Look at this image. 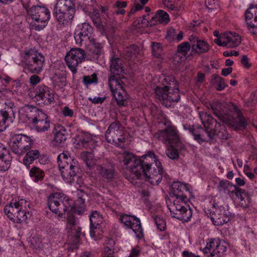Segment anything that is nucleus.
I'll list each match as a JSON object with an SVG mask.
<instances>
[{"instance_id":"f257e3e1","label":"nucleus","mask_w":257,"mask_h":257,"mask_svg":"<svg viewBox=\"0 0 257 257\" xmlns=\"http://www.w3.org/2000/svg\"><path fill=\"white\" fill-rule=\"evenodd\" d=\"M75 205L71 206L68 198L63 193H55L51 194L48 199V206L50 210L59 215L64 213L70 207L71 211L79 215L81 214L85 208V197L86 195L81 192L78 194Z\"/></svg>"},{"instance_id":"f03ea898","label":"nucleus","mask_w":257,"mask_h":257,"mask_svg":"<svg viewBox=\"0 0 257 257\" xmlns=\"http://www.w3.org/2000/svg\"><path fill=\"white\" fill-rule=\"evenodd\" d=\"M159 83L155 89L156 97L164 105L170 107L172 103L180 100L179 89L173 76L162 74L159 78Z\"/></svg>"},{"instance_id":"7ed1b4c3","label":"nucleus","mask_w":257,"mask_h":257,"mask_svg":"<svg viewBox=\"0 0 257 257\" xmlns=\"http://www.w3.org/2000/svg\"><path fill=\"white\" fill-rule=\"evenodd\" d=\"M142 161V169H139L135 176L139 179L145 178L151 184L158 185L162 179L163 169L161 162L152 152L143 156Z\"/></svg>"},{"instance_id":"20e7f679","label":"nucleus","mask_w":257,"mask_h":257,"mask_svg":"<svg viewBox=\"0 0 257 257\" xmlns=\"http://www.w3.org/2000/svg\"><path fill=\"white\" fill-rule=\"evenodd\" d=\"M110 71L113 76L109 78V86L113 97L119 106H125L128 105L129 95L123 88L119 80L114 77L124 73L122 60L119 58L112 59L110 64Z\"/></svg>"},{"instance_id":"39448f33","label":"nucleus","mask_w":257,"mask_h":257,"mask_svg":"<svg viewBox=\"0 0 257 257\" xmlns=\"http://www.w3.org/2000/svg\"><path fill=\"white\" fill-rule=\"evenodd\" d=\"M214 114L222 121L226 122L235 130L244 128L247 125V122L242 112L236 106L233 105V115L236 116L237 120L233 117L228 114L227 111L228 105L224 102H221L218 100L213 101L209 104Z\"/></svg>"},{"instance_id":"423d86ee","label":"nucleus","mask_w":257,"mask_h":257,"mask_svg":"<svg viewBox=\"0 0 257 257\" xmlns=\"http://www.w3.org/2000/svg\"><path fill=\"white\" fill-rule=\"evenodd\" d=\"M21 117L31 123L38 133L48 131L51 126V121L48 115L35 106L26 105L21 109Z\"/></svg>"},{"instance_id":"0eeeda50","label":"nucleus","mask_w":257,"mask_h":257,"mask_svg":"<svg viewBox=\"0 0 257 257\" xmlns=\"http://www.w3.org/2000/svg\"><path fill=\"white\" fill-rule=\"evenodd\" d=\"M93 29L88 23H83L78 25L75 31L74 37L77 45L80 46L86 45L87 53L91 60L96 58V43Z\"/></svg>"},{"instance_id":"6e6552de","label":"nucleus","mask_w":257,"mask_h":257,"mask_svg":"<svg viewBox=\"0 0 257 257\" xmlns=\"http://www.w3.org/2000/svg\"><path fill=\"white\" fill-rule=\"evenodd\" d=\"M57 162L61 175L65 182L72 183L79 177L81 170L78 162L67 152L59 154Z\"/></svg>"},{"instance_id":"1a4fd4ad","label":"nucleus","mask_w":257,"mask_h":257,"mask_svg":"<svg viewBox=\"0 0 257 257\" xmlns=\"http://www.w3.org/2000/svg\"><path fill=\"white\" fill-rule=\"evenodd\" d=\"M75 12V5L72 0H56L53 13L60 25H71Z\"/></svg>"},{"instance_id":"9d476101","label":"nucleus","mask_w":257,"mask_h":257,"mask_svg":"<svg viewBox=\"0 0 257 257\" xmlns=\"http://www.w3.org/2000/svg\"><path fill=\"white\" fill-rule=\"evenodd\" d=\"M22 61L25 64V69L34 74H39L45 63L44 56L35 48L26 49L21 53Z\"/></svg>"},{"instance_id":"9b49d317","label":"nucleus","mask_w":257,"mask_h":257,"mask_svg":"<svg viewBox=\"0 0 257 257\" xmlns=\"http://www.w3.org/2000/svg\"><path fill=\"white\" fill-rule=\"evenodd\" d=\"M29 16L32 19L30 26L33 30L41 31L47 25L50 19V12L45 7L33 6L30 8L26 7Z\"/></svg>"},{"instance_id":"f8f14e48","label":"nucleus","mask_w":257,"mask_h":257,"mask_svg":"<svg viewBox=\"0 0 257 257\" xmlns=\"http://www.w3.org/2000/svg\"><path fill=\"white\" fill-rule=\"evenodd\" d=\"M199 115L202 123L205 128V131L211 133L212 139L213 136L216 135L221 139H227L228 134L224 125L217 122L210 114L203 111L199 112Z\"/></svg>"},{"instance_id":"ddd939ff","label":"nucleus","mask_w":257,"mask_h":257,"mask_svg":"<svg viewBox=\"0 0 257 257\" xmlns=\"http://www.w3.org/2000/svg\"><path fill=\"white\" fill-rule=\"evenodd\" d=\"M159 124L163 129L156 133L155 138L166 145L177 144L180 142L178 132L174 126L171 125L170 121H160Z\"/></svg>"},{"instance_id":"4468645a","label":"nucleus","mask_w":257,"mask_h":257,"mask_svg":"<svg viewBox=\"0 0 257 257\" xmlns=\"http://www.w3.org/2000/svg\"><path fill=\"white\" fill-rule=\"evenodd\" d=\"M29 96L39 105H49L54 102V94L45 85H39L34 90H29Z\"/></svg>"},{"instance_id":"2eb2a0df","label":"nucleus","mask_w":257,"mask_h":257,"mask_svg":"<svg viewBox=\"0 0 257 257\" xmlns=\"http://www.w3.org/2000/svg\"><path fill=\"white\" fill-rule=\"evenodd\" d=\"M187 201L175 198L173 203L168 205L172 216L182 220L183 223L188 221L192 216L191 210L185 206Z\"/></svg>"},{"instance_id":"dca6fc26","label":"nucleus","mask_w":257,"mask_h":257,"mask_svg":"<svg viewBox=\"0 0 257 257\" xmlns=\"http://www.w3.org/2000/svg\"><path fill=\"white\" fill-rule=\"evenodd\" d=\"M105 138L108 143L122 147L125 139L121 123L117 121L111 123L106 132Z\"/></svg>"},{"instance_id":"f3484780","label":"nucleus","mask_w":257,"mask_h":257,"mask_svg":"<svg viewBox=\"0 0 257 257\" xmlns=\"http://www.w3.org/2000/svg\"><path fill=\"white\" fill-rule=\"evenodd\" d=\"M31 139L23 134L14 135L10 141L12 151L19 156L25 154L32 147Z\"/></svg>"},{"instance_id":"a211bd4d","label":"nucleus","mask_w":257,"mask_h":257,"mask_svg":"<svg viewBox=\"0 0 257 257\" xmlns=\"http://www.w3.org/2000/svg\"><path fill=\"white\" fill-rule=\"evenodd\" d=\"M85 51L79 48H72L66 54V63L73 75L77 73V68L85 60Z\"/></svg>"},{"instance_id":"6ab92c4d","label":"nucleus","mask_w":257,"mask_h":257,"mask_svg":"<svg viewBox=\"0 0 257 257\" xmlns=\"http://www.w3.org/2000/svg\"><path fill=\"white\" fill-rule=\"evenodd\" d=\"M227 249L225 242H221L218 238L211 239L203 248V252L209 253L210 257H221Z\"/></svg>"},{"instance_id":"aec40b11","label":"nucleus","mask_w":257,"mask_h":257,"mask_svg":"<svg viewBox=\"0 0 257 257\" xmlns=\"http://www.w3.org/2000/svg\"><path fill=\"white\" fill-rule=\"evenodd\" d=\"M107 10L106 7H101V12L104 15L100 19V23L97 25V31H99L102 35H105L106 37L113 34L115 32V29H117V24L115 21H107Z\"/></svg>"},{"instance_id":"412c9836","label":"nucleus","mask_w":257,"mask_h":257,"mask_svg":"<svg viewBox=\"0 0 257 257\" xmlns=\"http://www.w3.org/2000/svg\"><path fill=\"white\" fill-rule=\"evenodd\" d=\"M80 157L86 164V173L95 181L96 180V158L94 155V151L82 152L80 155Z\"/></svg>"},{"instance_id":"4be33fe9","label":"nucleus","mask_w":257,"mask_h":257,"mask_svg":"<svg viewBox=\"0 0 257 257\" xmlns=\"http://www.w3.org/2000/svg\"><path fill=\"white\" fill-rule=\"evenodd\" d=\"M123 155L124 165L136 176L139 169H142L141 165L142 163V156L137 158L133 154L128 152H125Z\"/></svg>"},{"instance_id":"5701e85b","label":"nucleus","mask_w":257,"mask_h":257,"mask_svg":"<svg viewBox=\"0 0 257 257\" xmlns=\"http://www.w3.org/2000/svg\"><path fill=\"white\" fill-rule=\"evenodd\" d=\"M69 236L71 240L68 243L67 250L73 252L78 248L81 235H83L81 232V228L78 226H70L68 228Z\"/></svg>"},{"instance_id":"b1692460","label":"nucleus","mask_w":257,"mask_h":257,"mask_svg":"<svg viewBox=\"0 0 257 257\" xmlns=\"http://www.w3.org/2000/svg\"><path fill=\"white\" fill-rule=\"evenodd\" d=\"M11 203L14 210L17 211V215H19L20 219L25 222L27 219L26 210L27 207L29 208L30 203L25 199L19 198H13Z\"/></svg>"},{"instance_id":"393cba45","label":"nucleus","mask_w":257,"mask_h":257,"mask_svg":"<svg viewBox=\"0 0 257 257\" xmlns=\"http://www.w3.org/2000/svg\"><path fill=\"white\" fill-rule=\"evenodd\" d=\"M184 128L188 130L192 135L194 139L200 144L207 141L208 139H212L211 133L208 131H205L202 127L194 128L193 126L185 124L184 125Z\"/></svg>"},{"instance_id":"a878e982","label":"nucleus","mask_w":257,"mask_h":257,"mask_svg":"<svg viewBox=\"0 0 257 257\" xmlns=\"http://www.w3.org/2000/svg\"><path fill=\"white\" fill-rule=\"evenodd\" d=\"M244 15L247 30L253 35L255 28L256 27L257 6L250 5L249 8L245 11Z\"/></svg>"},{"instance_id":"bb28decb","label":"nucleus","mask_w":257,"mask_h":257,"mask_svg":"<svg viewBox=\"0 0 257 257\" xmlns=\"http://www.w3.org/2000/svg\"><path fill=\"white\" fill-rule=\"evenodd\" d=\"M97 171L101 177L107 181L112 180L114 178V168L113 164L107 159L103 160L97 167Z\"/></svg>"},{"instance_id":"cd10ccee","label":"nucleus","mask_w":257,"mask_h":257,"mask_svg":"<svg viewBox=\"0 0 257 257\" xmlns=\"http://www.w3.org/2000/svg\"><path fill=\"white\" fill-rule=\"evenodd\" d=\"M189 193L186 185L180 182H174L172 185L171 197L188 200L187 194Z\"/></svg>"},{"instance_id":"c85d7f7f","label":"nucleus","mask_w":257,"mask_h":257,"mask_svg":"<svg viewBox=\"0 0 257 257\" xmlns=\"http://www.w3.org/2000/svg\"><path fill=\"white\" fill-rule=\"evenodd\" d=\"M12 157L10 151L0 143V171H5L10 168Z\"/></svg>"},{"instance_id":"c756f323","label":"nucleus","mask_w":257,"mask_h":257,"mask_svg":"<svg viewBox=\"0 0 257 257\" xmlns=\"http://www.w3.org/2000/svg\"><path fill=\"white\" fill-rule=\"evenodd\" d=\"M79 149L85 148L93 151L95 149L96 144L92 136L89 134H83L78 137V141L76 144Z\"/></svg>"},{"instance_id":"7c9ffc66","label":"nucleus","mask_w":257,"mask_h":257,"mask_svg":"<svg viewBox=\"0 0 257 257\" xmlns=\"http://www.w3.org/2000/svg\"><path fill=\"white\" fill-rule=\"evenodd\" d=\"M190 50V44L188 42H183L178 47L177 53L174 56V61L179 63L185 60L188 52Z\"/></svg>"},{"instance_id":"2f4dec72","label":"nucleus","mask_w":257,"mask_h":257,"mask_svg":"<svg viewBox=\"0 0 257 257\" xmlns=\"http://www.w3.org/2000/svg\"><path fill=\"white\" fill-rule=\"evenodd\" d=\"M26 154L23 160V163L26 166L27 169H29L30 165L32 164L34 161L40 157V152L38 150H31L26 152Z\"/></svg>"},{"instance_id":"473e14b6","label":"nucleus","mask_w":257,"mask_h":257,"mask_svg":"<svg viewBox=\"0 0 257 257\" xmlns=\"http://www.w3.org/2000/svg\"><path fill=\"white\" fill-rule=\"evenodd\" d=\"M56 133L54 141L57 144H61L65 142L67 139V133L65 127L61 124H58L54 127Z\"/></svg>"},{"instance_id":"72a5a7b5","label":"nucleus","mask_w":257,"mask_h":257,"mask_svg":"<svg viewBox=\"0 0 257 257\" xmlns=\"http://www.w3.org/2000/svg\"><path fill=\"white\" fill-rule=\"evenodd\" d=\"M226 47L234 48L238 46L241 43L240 37L235 33L225 34Z\"/></svg>"},{"instance_id":"f704fd0d","label":"nucleus","mask_w":257,"mask_h":257,"mask_svg":"<svg viewBox=\"0 0 257 257\" xmlns=\"http://www.w3.org/2000/svg\"><path fill=\"white\" fill-rule=\"evenodd\" d=\"M4 211L7 217L13 221L14 223H22L24 222V221H21V220L19 217V215H17V211L14 210L11 202L5 206Z\"/></svg>"},{"instance_id":"c9c22d12","label":"nucleus","mask_w":257,"mask_h":257,"mask_svg":"<svg viewBox=\"0 0 257 257\" xmlns=\"http://www.w3.org/2000/svg\"><path fill=\"white\" fill-rule=\"evenodd\" d=\"M210 204L212 206V209L209 212V216L207 215V218L211 220L213 225H222V220H223V217H221V215L220 216H218L215 213V212H217L219 206L215 202H213V203L210 202Z\"/></svg>"},{"instance_id":"e433bc0d","label":"nucleus","mask_w":257,"mask_h":257,"mask_svg":"<svg viewBox=\"0 0 257 257\" xmlns=\"http://www.w3.org/2000/svg\"><path fill=\"white\" fill-rule=\"evenodd\" d=\"M0 117L2 121L7 124V126L9 123L13 122L15 118L14 112L11 107H5L1 111Z\"/></svg>"},{"instance_id":"4c0bfd02","label":"nucleus","mask_w":257,"mask_h":257,"mask_svg":"<svg viewBox=\"0 0 257 257\" xmlns=\"http://www.w3.org/2000/svg\"><path fill=\"white\" fill-rule=\"evenodd\" d=\"M29 175L33 181L37 183L42 181L45 177L44 171L36 166H33L30 170Z\"/></svg>"},{"instance_id":"58836bf2","label":"nucleus","mask_w":257,"mask_h":257,"mask_svg":"<svg viewBox=\"0 0 257 257\" xmlns=\"http://www.w3.org/2000/svg\"><path fill=\"white\" fill-rule=\"evenodd\" d=\"M120 220L124 225H141L140 219L134 215L123 214Z\"/></svg>"},{"instance_id":"ea45409f","label":"nucleus","mask_w":257,"mask_h":257,"mask_svg":"<svg viewBox=\"0 0 257 257\" xmlns=\"http://www.w3.org/2000/svg\"><path fill=\"white\" fill-rule=\"evenodd\" d=\"M140 54V49L136 45H132L127 48L125 54L126 58L128 60H133Z\"/></svg>"},{"instance_id":"a19ab883","label":"nucleus","mask_w":257,"mask_h":257,"mask_svg":"<svg viewBox=\"0 0 257 257\" xmlns=\"http://www.w3.org/2000/svg\"><path fill=\"white\" fill-rule=\"evenodd\" d=\"M192 49L197 53H203L209 50V46L204 40H199L195 45V49Z\"/></svg>"},{"instance_id":"79ce46f5","label":"nucleus","mask_w":257,"mask_h":257,"mask_svg":"<svg viewBox=\"0 0 257 257\" xmlns=\"http://www.w3.org/2000/svg\"><path fill=\"white\" fill-rule=\"evenodd\" d=\"M211 82L212 83H216L217 84V90L221 91L224 89L225 87L224 80L220 76L217 74H214L212 76L211 79Z\"/></svg>"},{"instance_id":"37998d69","label":"nucleus","mask_w":257,"mask_h":257,"mask_svg":"<svg viewBox=\"0 0 257 257\" xmlns=\"http://www.w3.org/2000/svg\"><path fill=\"white\" fill-rule=\"evenodd\" d=\"M152 53L154 57L160 58L162 52V46L160 43L152 42Z\"/></svg>"},{"instance_id":"c03bdc74","label":"nucleus","mask_w":257,"mask_h":257,"mask_svg":"<svg viewBox=\"0 0 257 257\" xmlns=\"http://www.w3.org/2000/svg\"><path fill=\"white\" fill-rule=\"evenodd\" d=\"M233 186L229 183L227 181L221 180L220 181L218 186V189L219 192H222L225 194H229L230 191L229 190V187H231Z\"/></svg>"},{"instance_id":"a18cd8bd","label":"nucleus","mask_w":257,"mask_h":257,"mask_svg":"<svg viewBox=\"0 0 257 257\" xmlns=\"http://www.w3.org/2000/svg\"><path fill=\"white\" fill-rule=\"evenodd\" d=\"M166 154L170 159L172 160H176L179 158L178 150L172 145L166 149Z\"/></svg>"},{"instance_id":"49530a36","label":"nucleus","mask_w":257,"mask_h":257,"mask_svg":"<svg viewBox=\"0 0 257 257\" xmlns=\"http://www.w3.org/2000/svg\"><path fill=\"white\" fill-rule=\"evenodd\" d=\"M156 17L160 23L167 24L169 21L168 14L163 10H159L156 14Z\"/></svg>"},{"instance_id":"de8ad7c7","label":"nucleus","mask_w":257,"mask_h":257,"mask_svg":"<svg viewBox=\"0 0 257 257\" xmlns=\"http://www.w3.org/2000/svg\"><path fill=\"white\" fill-rule=\"evenodd\" d=\"M82 82L83 84L88 87L89 85L96 82V73H94L91 75H85L83 76Z\"/></svg>"},{"instance_id":"09e8293b","label":"nucleus","mask_w":257,"mask_h":257,"mask_svg":"<svg viewBox=\"0 0 257 257\" xmlns=\"http://www.w3.org/2000/svg\"><path fill=\"white\" fill-rule=\"evenodd\" d=\"M132 228L133 231L136 233V236L139 238H142L144 237V234L142 226H127Z\"/></svg>"},{"instance_id":"8fccbe9b","label":"nucleus","mask_w":257,"mask_h":257,"mask_svg":"<svg viewBox=\"0 0 257 257\" xmlns=\"http://www.w3.org/2000/svg\"><path fill=\"white\" fill-rule=\"evenodd\" d=\"M205 5L208 10L210 11L217 9L218 7V3L215 0H206Z\"/></svg>"},{"instance_id":"3c124183","label":"nucleus","mask_w":257,"mask_h":257,"mask_svg":"<svg viewBox=\"0 0 257 257\" xmlns=\"http://www.w3.org/2000/svg\"><path fill=\"white\" fill-rule=\"evenodd\" d=\"M61 113L65 117H72L74 115V111L68 106H65L62 109Z\"/></svg>"},{"instance_id":"603ef678","label":"nucleus","mask_w":257,"mask_h":257,"mask_svg":"<svg viewBox=\"0 0 257 257\" xmlns=\"http://www.w3.org/2000/svg\"><path fill=\"white\" fill-rule=\"evenodd\" d=\"M110 246H107L104 249L105 254H107L108 253H110V254H113V246L114 244V241L112 239H109L108 240V243Z\"/></svg>"},{"instance_id":"864d4df0","label":"nucleus","mask_w":257,"mask_h":257,"mask_svg":"<svg viewBox=\"0 0 257 257\" xmlns=\"http://www.w3.org/2000/svg\"><path fill=\"white\" fill-rule=\"evenodd\" d=\"M241 63L244 68L249 69L251 66V64L249 63V59L246 55H243L241 59Z\"/></svg>"},{"instance_id":"5fc2aeb1","label":"nucleus","mask_w":257,"mask_h":257,"mask_svg":"<svg viewBox=\"0 0 257 257\" xmlns=\"http://www.w3.org/2000/svg\"><path fill=\"white\" fill-rule=\"evenodd\" d=\"M234 187V191H232L231 192L232 193H234L235 196L239 199L241 201L244 200V198L242 195V193H243V191L241 189L237 188L236 186H233Z\"/></svg>"},{"instance_id":"6e6d98bb","label":"nucleus","mask_w":257,"mask_h":257,"mask_svg":"<svg viewBox=\"0 0 257 257\" xmlns=\"http://www.w3.org/2000/svg\"><path fill=\"white\" fill-rule=\"evenodd\" d=\"M176 35V30L174 29L171 28L168 30L166 37L169 40H174L175 39Z\"/></svg>"},{"instance_id":"4d7b16f0","label":"nucleus","mask_w":257,"mask_h":257,"mask_svg":"<svg viewBox=\"0 0 257 257\" xmlns=\"http://www.w3.org/2000/svg\"><path fill=\"white\" fill-rule=\"evenodd\" d=\"M41 81V78L37 75H33L30 77V85H35Z\"/></svg>"},{"instance_id":"13d9d810","label":"nucleus","mask_w":257,"mask_h":257,"mask_svg":"<svg viewBox=\"0 0 257 257\" xmlns=\"http://www.w3.org/2000/svg\"><path fill=\"white\" fill-rule=\"evenodd\" d=\"M214 42L220 46L226 47L225 34H224L220 39H215Z\"/></svg>"},{"instance_id":"bf43d9fd","label":"nucleus","mask_w":257,"mask_h":257,"mask_svg":"<svg viewBox=\"0 0 257 257\" xmlns=\"http://www.w3.org/2000/svg\"><path fill=\"white\" fill-rule=\"evenodd\" d=\"M189 40L191 43L192 48L195 49V45L199 40V38L195 35H191L189 36Z\"/></svg>"},{"instance_id":"052dcab7","label":"nucleus","mask_w":257,"mask_h":257,"mask_svg":"<svg viewBox=\"0 0 257 257\" xmlns=\"http://www.w3.org/2000/svg\"><path fill=\"white\" fill-rule=\"evenodd\" d=\"M77 221L74 216L71 213H69L67 215V223L69 225H75Z\"/></svg>"},{"instance_id":"680f3d73","label":"nucleus","mask_w":257,"mask_h":257,"mask_svg":"<svg viewBox=\"0 0 257 257\" xmlns=\"http://www.w3.org/2000/svg\"><path fill=\"white\" fill-rule=\"evenodd\" d=\"M232 71V68L229 67L226 68H223L221 71V74L224 76H227L228 74H230Z\"/></svg>"},{"instance_id":"e2e57ef3","label":"nucleus","mask_w":257,"mask_h":257,"mask_svg":"<svg viewBox=\"0 0 257 257\" xmlns=\"http://www.w3.org/2000/svg\"><path fill=\"white\" fill-rule=\"evenodd\" d=\"M156 225H163L165 224V221L160 217L155 216L153 217Z\"/></svg>"},{"instance_id":"0e129e2a","label":"nucleus","mask_w":257,"mask_h":257,"mask_svg":"<svg viewBox=\"0 0 257 257\" xmlns=\"http://www.w3.org/2000/svg\"><path fill=\"white\" fill-rule=\"evenodd\" d=\"M90 235L92 238H93L94 240H96L95 238V229H96V226H90Z\"/></svg>"},{"instance_id":"69168bd1","label":"nucleus","mask_w":257,"mask_h":257,"mask_svg":"<svg viewBox=\"0 0 257 257\" xmlns=\"http://www.w3.org/2000/svg\"><path fill=\"white\" fill-rule=\"evenodd\" d=\"M115 6L117 9H121L123 8H125L126 6V3L124 1H117L115 3Z\"/></svg>"},{"instance_id":"338daca9","label":"nucleus","mask_w":257,"mask_h":257,"mask_svg":"<svg viewBox=\"0 0 257 257\" xmlns=\"http://www.w3.org/2000/svg\"><path fill=\"white\" fill-rule=\"evenodd\" d=\"M139 254V250L137 248H133L128 257H137Z\"/></svg>"},{"instance_id":"774afa93","label":"nucleus","mask_w":257,"mask_h":257,"mask_svg":"<svg viewBox=\"0 0 257 257\" xmlns=\"http://www.w3.org/2000/svg\"><path fill=\"white\" fill-rule=\"evenodd\" d=\"M205 75L202 73H198L197 75V81L199 82H202L204 81Z\"/></svg>"}]
</instances>
